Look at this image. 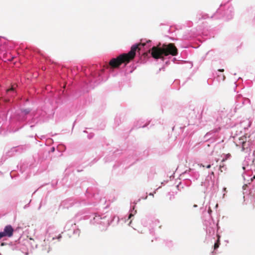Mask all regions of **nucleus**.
Masks as SVG:
<instances>
[{"mask_svg":"<svg viewBox=\"0 0 255 255\" xmlns=\"http://www.w3.org/2000/svg\"><path fill=\"white\" fill-rule=\"evenodd\" d=\"M145 45V43H139L132 46L130 51L128 53L122 54L117 58L112 59L109 62V65L113 68H117L123 63H128L134 58L136 51L140 49L139 46H144Z\"/></svg>","mask_w":255,"mask_h":255,"instance_id":"1","label":"nucleus"},{"mask_svg":"<svg viewBox=\"0 0 255 255\" xmlns=\"http://www.w3.org/2000/svg\"><path fill=\"white\" fill-rule=\"evenodd\" d=\"M177 54L178 50L173 43L163 44L161 47L159 46H153L151 49L152 57L156 59L163 58V56H176Z\"/></svg>","mask_w":255,"mask_h":255,"instance_id":"2","label":"nucleus"},{"mask_svg":"<svg viewBox=\"0 0 255 255\" xmlns=\"http://www.w3.org/2000/svg\"><path fill=\"white\" fill-rule=\"evenodd\" d=\"M13 229L11 225L6 226L3 230V232H0V240L4 237H11L13 235Z\"/></svg>","mask_w":255,"mask_h":255,"instance_id":"3","label":"nucleus"},{"mask_svg":"<svg viewBox=\"0 0 255 255\" xmlns=\"http://www.w3.org/2000/svg\"><path fill=\"white\" fill-rule=\"evenodd\" d=\"M217 237H218V240H217L216 243H215L214 246V250H216L217 249H218L220 245V237L219 235H217Z\"/></svg>","mask_w":255,"mask_h":255,"instance_id":"4","label":"nucleus"},{"mask_svg":"<svg viewBox=\"0 0 255 255\" xmlns=\"http://www.w3.org/2000/svg\"><path fill=\"white\" fill-rule=\"evenodd\" d=\"M15 89V88L13 86H12L9 89H8L6 90V93H8L10 91H14Z\"/></svg>","mask_w":255,"mask_h":255,"instance_id":"5","label":"nucleus"},{"mask_svg":"<svg viewBox=\"0 0 255 255\" xmlns=\"http://www.w3.org/2000/svg\"><path fill=\"white\" fill-rule=\"evenodd\" d=\"M23 112L25 114H27L30 112V110L29 109H25V110H23Z\"/></svg>","mask_w":255,"mask_h":255,"instance_id":"6","label":"nucleus"},{"mask_svg":"<svg viewBox=\"0 0 255 255\" xmlns=\"http://www.w3.org/2000/svg\"><path fill=\"white\" fill-rule=\"evenodd\" d=\"M63 145H64V144H59V146H58V148H59V149H60V146L63 147Z\"/></svg>","mask_w":255,"mask_h":255,"instance_id":"7","label":"nucleus"},{"mask_svg":"<svg viewBox=\"0 0 255 255\" xmlns=\"http://www.w3.org/2000/svg\"><path fill=\"white\" fill-rule=\"evenodd\" d=\"M211 167V164H209L207 166V168H210Z\"/></svg>","mask_w":255,"mask_h":255,"instance_id":"8","label":"nucleus"},{"mask_svg":"<svg viewBox=\"0 0 255 255\" xmlns=\"http://www.w3.org/2000/svg\"><path fill=\"white\" fill-rule=\"evenodd\" d=\"M54 150H55V148H54V147H52V148H51V151H52V152H53Z\"/></svg>","mask_w":255,"mask_h":255,"instance_id":"9","label":"nucleus"},{"mask_svg":"<svg viewBox=\"0 0 255 255\" xmlns=\"http://www.w3.org/2000/svg\"><path fill=\"white\" fill-rule=\"evenodd\" d=\"M223 190H224V191L225 192H227V188H225H225H224Z\"/></svg>","mask_w":255,"mask_h":255,"instance_id":"10","label":"nucleus"},{"mask_svg":"<svg viewBox=\"0 0 255 255\" xmlns=\"http://www.w3.org/2000/svg\"><path fill=\"white\" fill-rule=\"evenodd\" d=\"M219 71H221V72H223L224 71V69H220L219 70Z\"/></svg>","mask_w":255,"mask_h":255,"instance_id":"11","label":"nucleus"},{"mask_svg":"<svg viewBox=\"0 0 255 255\" xmlns=\"http://www.w3.org/2000/svg\"><path fill=\"white\" fill-rule=\"evenodd\" d=\"M4 245H5V244L4 243H1V246H4Z\"/></svg>","mask_w":255,"mask_h":255,"instance_id":"12","label":"nucleus"},{"mask_svg":"<svg viewBox=\"0 0 255 255\" xmlns=\"http://www.w3.org/2000/svg\"><path fill=\"white\" fill-rule=\"evenodd\" d=\"M61 238V236L60 235H59V236H58V239H60V238Z\"/></svg>","mask_w":255,"mask_h":255,"instance_id":"13","label":"nucleus"},{"mask_svg":"<svg viewBox=\"0 0 255 255\" xmlns=\"http://www.w3.org/2000/svg\"><path fill=\"white\" fill-rule=\"evenodd\" d=\"M132 216V214H130V215H129V218H130L131 217V216Z\"/></svg>","mask_w":255,"mask_h":255,"instance_id":"14","label":"nucleus"},{"mask_svg":"<svg viewBox=\"0 0 255 255\" xmlns=\"http://www.w3.org/2000/svg\"><path fill=\"white\" fill-rule=\"evenodd\" d=\"M5 101L6 102H7L9 101V100H5Z\"/></svg>","mask_w":255,"mask_h":255,"instance_id":"15","label":"nucleus"},{"mask_svg":"<svg viewBox=\"0 0 255 255\" xmlns=\"http://www.w3.org/2000/svg\"><path fill=\"white\" fill-rule=\"evenodd\" d=\"M227 156H228V157H229V156H230V154H228L227 155Z\"/></svg>","mask_w":255,"mask_h":255,"instance_id":"16","label":"nucleus"},{"mask_svg":"<svg viewBox=\"0 0 255 255\" xmlns=\"http://www.w3.org/2000/svg\"><path fill=\"white\" fill-rule=\"evenodd\" d=\"M225 160H226V159H223L222 160V162L224 161Z\"/></svg>","mask_w":255,"mask_h":255,"instance_id":"17","label":"nucleus"},{"mask_svg":"<svg viewBox=\"0 0 255 255\" xmlns=\"http://www.w3.org/2000/svg\"><path fill=\"white\" fill-rule=\"evenodd\" d=\"M49 251H50V249H49V250H48V251H47V252L48 253V252H49Z\"/></svg>","mask_w":255,"mask_h":255,"instance_id":"18","label":"nucleus"},{"mask_svg":"<svg viewBox=\"0 0 255 255\" xmlns=\"http://www.w3.org/2000/svg\"><path fill=\"white\" fill-rule=\"evenodd\" d=\"M242 143H243V144H244V143H245V142L243 141V142H242Z\"/></svg>","mask_w":255,"mask_h":255,"instance_id":"19","label":"nucleus"},{"mask_svg":"<svg viewBox=\"0 0 255 255\" xmlns=\"http://www.w3.org/2000/svg\"><path fill=\"white\" fill-rule=\"evenodd\" d=\"M150 195H152V196H153V194H151V193H150Z\"/></svg>","mask_w":255,"mask_h":255,"instance_id":"20","label":"nucleus"},{"mask_svg":"<svg viewBox=\"0 0 255 255\" xmlns=\"http://www.w3.org/2000/svg\"><path fill=\"white\" fill-rule=\"evenodd\" d=\"M216 162H218V159H217V160H216Z\"/></svg>","mask_w":255,"mask_h":255,"instance_id":"21","label":"nucleus"}]
</instances>
